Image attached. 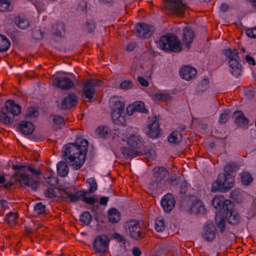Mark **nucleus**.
<instances>
[{
	"mask_svg": "<svg viewBox=\"0 0 256 256\" xmlns=\"http://www.w3.org/2000/svg\"><path fill=\"white\" fill-rule=\"evenodd\" d=\"M88 146V140L77 138L74 143H69L63 147L62 158L74 170H78L84 163Z\"/></svg>",
	"mask_w": 256,
	"mask_h": 256,
	"instance_id": "obj_1",
	"label": "nucleus"
},
{
	"mask_svg": "<svg viewBox=\"0 0 256 256\" xmlns=\"http://www.w3.org/2000/svg\"><path fill=\"white\" fill-rule=\"evenodd\" d=\"M158 46L166 52H179L182 48L180 40L178 37L172 34H167L160 37Z\"/></svg>",
	"mask_w": 256,
	"mask_h": 256,
	"instance_id": "obj_2",
	"label": "nucleus"
},
{
	"mask_svg": "<svg viewBox=\"0 0 256 256\" xmlns=\"http://www.w3.org/2000/svg\"><path fill=\"white\" fill-rule=\"evenodd\" d=\"M21 112V107L15 104L12 100H7L0 112V120L4 124L8 125L12 122V115L18 116Z\"/></svg>",
	"mask_w": 256,
	"mask_h": 256,
	"instance_id": "obj_3",
	"label": "nucleus"
},
{
	"mask_svg": "<svg viewBox=\"0 0 256 256\" xmlns=\"http://www.w3.org/2000/svg\"><path fill=\"white\" fill-rule=\"evenodd\" d=\"M110 106L112 110V118L114 122L118 124H122L124 121L122 114L124 110V104L121 98L113 96L110 100Z\"/></svg>",
	"mask_w": 256,
	"mask_h": 256,
	"instance_id": "obj_4",
	"label": "nucleus"
},
{
	"mask_svg": "<svg viewBox=\"0 0 256 256\" xmlns=\"http://www.w3.org/2000/svg\"><path fill=\"white\" fill-rule=\"evenodd\" d=\"M234 185V179L230 174H220L216 180L212 184V192L218 191L226 192L230 190Z\"/></svg>",
	"mask_w": 256,
	"mask_h": 256,
	"instance_id": "obj_5",
	"label": "nucleus"
},
{
	"mask_svg": "<svg viewBox=\"0 0 256 256\" xmlns=\"http://www.w3.org/2000/svg\"><path fill=\"white\" fill-rule=\"evenodd\" d=\"M87 192H85V190H80L72 194L66 190H64L62 192V195L66 201L70 202H77L81 198H82V201L90 205L98 202V198L96 196H87Z\"/></svg>",
	"mask_w": 256,
	"mask_h": 256,
	"instance_id": "obj_6",
	"label": "nucleus"
},
{
	"mask_svg": "<svg viewBox=\"0 0 256 256\" xmlns=\"http://www.w3.org/2000/svg\"><path fill=\"white\" fill-rule=\"evenodd\" d=\"M225 54L228 59L230 70L234 76H238L241 72L242 65L240 63L239 54L236 49H228Z\"/></svg>",
	"mask_w": 256,
	"mask_h": 256,
	"instance_id": "obj_7",
	"label": "nucleus"
},
{
	"mask_svg": "<svg viewBox=\"0 0 256 256\" xmlns=\"http://www.w3.org/2000/svg\"><path fill=\"white\" fill-rule=\"evenodd\" d=\"M127 232L134 240H139L144 237L145 229L142 228L138 221L132 220L126 224Z\"/></svg>",
	"mask_w": 256,
	"mask_h": 256,
	"instance_id": "obj_8",
	"label": "nucleus"
},
{
	"mask_svg": "<svg viewBox=\"0 0 256 256\" xmlns=\"http://www.w3.org/2000/svg\"><path fill=\"white\" fill-rule=\"evenodd\" d=\"M165 8L170 13L178 16H184L188 6L182 0H167L164 4Z\"/></svg>",
	"mask_w": 256,
	"mask_h": 256,
	"instance_id": "obj_9",
	"label": "nucleus"
},
{
	"mask_svg": "<svg viewBox=\"0 0 256 256\" xmlns=\"http://www.w3.org/2000/svg\"><path fill=\"white\" fill-rule=\"evenodd\" d=\"M83 95L88 100H90L96 93V88L102 84V81L96 78H90L83 83Z\"/></svg>",
	"mask_w": 256,
	"mask_h": 256,
	"instance_id": "obj_10",
	"label": "nucleus"
},
{
	"mask_svg": "<svg viewBox=\"0 0 256 256\" xmlns=\"http://www.w3.org/2000/svg\"><path fill=\"white\" fill-rule=\"evenodd\" d=\"M16 180L25 186L30 187L32 189H36L37 188V182L32 178H30L28 175L26 174L25 171H16L14 174Z\"/></svg>",
	"mask_w": 256,
	"mask_h": 256,
	"instance_id": "obj_11",
	"label": "nucleus"
},
{
	"mask_svg": "<svg viewBox=\"0 0 256 256\" xmlns=\"http://www.w3.org/2000/svg\"><path fill=\"white\" fill-rule=\"evenodd\" d=\"M153 185L156 186H161L167 180L168 173L166 169L163 166L156 167L154 169Z\"/></svg>",
	"mask_w": 256,
	"mask_h": 256,
	"instance_id": "obj_12",
	"label": "nucleus"
},
{
	"mask_svg": "<svg viewBox=\"0 0 256 256\" xmlns=\"http://www.w3.org/2000/svg\"><path fill=\"white\" fill-rule=\"evenodd\" d=\"M108 242L109 240L106 236H98L92 244L94 251L98 254L106 252L108 246Z\"/></svg>",
	"mask_w": 256,
	"mask_h": 256,
	"instance_id": "obj_13",
	"label": "nucleus"
},
{
	"mask_svg": "<svg viewBox=\"0 0 256 256\" xmlns=\"http://www.w3.org/2000/svg\"><path fill=\"white\" fill-rule=\"evenodd\" d=\"M50 82L52 86L66 90L72 88L74 85V82L69 78L66 76H60L53 78L50 80Z\"/></svg>",
	"mask_w": 256,
	"mask_h": 256,
	"instance_id": "obj_14",
	"label": "nucleus"
},
{
	"mask_svg": "<svg viewBox=\"0 0 256 256\" xmlns=\"http://www.w3.org/2000/svg\"><path fill=\"white\" fill-rule=\"evenodd\" d=\"M135 30L136 34L142 38H148L153 32L152 26L144 23L137 24Z\"/></svg>",
	"mask_w": 256,
	"mask_h": 256,
	"instance_id": "obj_15",
	"label": "nucleus"
},
{
	"mask_svg": "<svg viewBox=\"0 0 256 256\" xmlns=\"http://www.w3.org/2000/svg\"><path fill=\"white\" fill-rule=\"evenodd\" d=\"M127 144L131 148L136 150H142L144 146L142 138L138 134H132L127 140Z\"/></svg>",
	"mask_w": 256,
	"mask_h": 256,
	"instance_id": "obj_16",
	"label": "nucleus"
},
{
	"mask_svg": "<svg viewBox=\"0 0 256 256\" xmlns=\"http://www.w3.org/2000/svg\"><path fill=\"white\" fill-rule=\"evenodd\" d=\"M212 204L215 208L220 210L222 207L224 210L230 208L232 204L230 200H225L224 196L221 195L216 196L212 201Z\"/></svg>",
	"mask_w": 256,
	"mask_h": 256,
	"instance_id": "obj_17",
	"label": "nucleus"
},
{
	"mask_svg": "<svg viewBox=\"0 0 256 256\" xmlns=\"http://www.w3.org/2000/svg\"><path fill=\"white\" fill-rule=\"evenodd\" d=\"M216 228L212 222H208L204 226L202 232V238L208 242L212 241L216 236Z\"/></svg>",
	"mask_w": 256,
	"mask_h": 256,
	"instance_id": "obj_18",
	"label": "nucleus"
},
{
	"mask_svg": "<svg viewBox=\"0 0 256 256\" xmlns=\"http://www.w3.org/2000/svg\"><path fill=\"white\" fill-rule=\"evenodd\" d=\"M175 203L173 196L170 194H166L161 200V205L164 210L167 212H169L174 208Z\"/></svg>",
	"mask_w": 256,
	"mask_h": 256,
	"instance_id": "obj_19",
	"label": "nucleus"
},
{
	"mask_svg": "<svg viewBox=\"0 0 256 256\" xmlns=\"http://www.w3.org/2000/svg\"><path fill=\"white\" fill-rule=\"evenodd\" d=\"M180 74L183 79L190 80L196 76L197 71L196 69L192 66H184L180 68Z\"/></svg>",
	"mask_w": 256,
	"mask_h": 256,
	"instance_id": "obj_20",
	"label": "nucleus"
},
{
	"mask_svg": "<svg viewBox=\"0 0 256 256\" xmlns=\"http://www.w3.org/2000/svg\"><path fill=\"white\" fill-rule=\"evenodd\" d=\"M78 100V96L74 94H70L62 102V108L64 110L70 108L76 104Z\"/></svg>",
	"mask_w": 256,
	"mask_h": 256,
	"instance_id": "obj_21",
	"label": "nucleus"
},
{
	"mask_svg": "<svg viewBox=\"0 0 256 256\" xmlns=\"http://www.w3.org/2000/svg\"><path fill=\"white\" fill-rule=\"evenodd\" d=\"M233 204L230 208L226 209V218L228 223L232 224H236L240 221V216L239 214L232 210Z\"/></svg>",
	"mask_w": 256,
	"mask_h": 256,
	"instance_id": "obj_22",
	"label": "nucleus"
},
{
	"mask_svg": "<svg viewBox=\"0 0 256 256\" xmlns=\"http://www.w3.org/2000/svg\"><path fill=\"white\" fill-rule=\"evenodd\" d=\"M134 111L142 113L148 112V110L144 107V104L142 102H136L126 108V112L128 115H132Z\"/></svg>",
	"mask_w": 256,
	"mask_h": 256,
	"instance_id": "obj_23",
	"label": "nucleus"
},
{
	"mask_svg": "<svg viewBox=\"0 0 256 256\" xmlns=\"http://www.w3.org/2000/svg\"><path fill=\"white\" fill-rule=\"evenodd\" d=\"M194 37V34L192 30L188 27H186L184 29L182 40L184 44L186 45L188 48L190 47V46L193 42Z\"/></svg>",
	"mask_w": 256,
	"mask_h": 256,
	"instance_id": "obj_24",
	"label": "nucleus"
},
{
	"mask_svg": "<svg viewBox=\"0 0 256 256\" xmlns=\"http://www.w3.org/2000/svg\"><path fill=\"white\" fill-rule=\"evenodd\" d=\"M19 131L24 134H31L34 130V126L30 122L22 121L18 124Z\"/></svg>",
	"mask_w": 256,
	"mask_h": 256,
	"instance_id": "obj_25",
	"label": "nucleus"
},
{
	"mask_svg": "<svg viewBox=\"0 0 256 256\" xmlns=\"http://www.w3.org/2000/svg\"><path fill=\"white\" fill-rule=\"evenodd\" d=\"M159 122L158 120L155 119L152 123L149 125L148 135L152 138H156L160 134Z\"/></svg>",
	"mask_w": 256,
	"mask_h": 256,
	"instance_id": "obj_26",
	"label": "nucleus"
},
{
	"mask_svg": "<svg viewBox=\"0 0 256 256\" xmlns=\"http://www.w3.org/2000/svg\"><path fill=\"white\" fill-rule=\"evenodd\" d=\"M122 154L125 158H134L142 154V151L136 150L133 148L122 147L120 149Z\"/></svg>",
	"mask_w": 256,
	"mask_h": 256,
	"instance_id": "obj_27",
	"label": "nucleus"
},
{
	"mask_svg": "<svg viewBox=\"0 0 256 256\" xmlns=\"http://www.w3.org/2000/svg\"><path fill=\"white\" fill-rule=\"evenodd\" d=\"M66 26L62 22H58L52 26V33L58 38H62L65 34Z\"/></svg>",
	"mask_w": 256,
	"mask_h": 256,
	"instance_id": "obj_28",
	"label": "nucleus"
},
{
	"mask_svg": "<svg viewBox=\"0 0 256 256\" xmlns=\"http://www.w3.org/2000/svg\"><path fill=\"white\" fill-rule=\"evenodd\" d=\"M170 93L162 90H158L154 92L152 96L154 101H168L171 100Z\"/></svg>",
	"mask_w": 256,
	"mask_h": 256,
	"instance_id": "obj_29",
	"label": "nucleus"
},
{
	"mask_svg": "<svg viewBox=\"0 0 256 256\" xmlns=\"http://www.w3.org/2000/svg\"><path fill=\"white\" fill-rule=\"evenodd\" d=\"M121 214L116 208H111L108 212V218L110 222L116 224L120 220Z\"/></svg>",
	"mask_w": 256,
	"mask_h": 256,
	"instance_id": "obj_30",
	"label": "nucleus"
},
{
	"mask_svg": "<svg viewBox=\"0 0 256 256\" xmlns=\"http://www.w3.org/2000/svg\"><path fill=\"white\" fill-rule=\"evenodd\" d=\"M14 24L21 29H26L30 25L28 20L24 16H18L14 18Z\"/></svg>",
	"mask_w": 256,
	"mask_h": 256,
	"instance_id": "obj_31",
	"label": "nucleus"
},
{
	"mask_svg": "<svg viewBox=\"0 0 256 256\" xmlns=\"http://www.w3.org/2000/svg\"><path fill=\"white\" fill-rule=\"evenodd\" d=\"M233 116L234 118L235 122L238 124H244L248 122V120L241 110L235 111L233 114Z\"/></svg>",
	"mask_w": 256,
	"mask_h": 256,
	"instance_id": "obj_32",
	"label": "nucleus"
},
{
	"mask_svg": "<svg viewBox=\"0 0 256 256\" xmlns=\"http://www.w3.org/2000/svg\"><path fill=\"white\" fill-rule=\"evenodd\" d=\"M182 140V134L178 130L172 132L168 136V140L170 143L178 144Z\"/></svg>",
	"mask_w": 256,
	"mask_h": 256,
	"instance_id": "obj_33",
	"label": "nucleus"
},
{
	"mask_svg": "<svg viewBox=\"0 0 256 256\" xmlns=\"http://www.w3.org/2000/svg\"><path fill=\"white\" fill-rule=\"evenodd\" d=\"M57 170L60 176H66L68 172V168L66 162L62 161L58 162L57 164Z\"/></svg>",
	"mask_w": 256,
	"mask_h": 256,
	"instance_id": "obj_34",
	"label": "nucleus"
},
{
	"mask_svg": "<svg viewBox=\"0 0 256 256\" xmlns=\"http://www.w3.org/2000/svg\"><path fill=\"white\" fill-rule=\"evenodd\" d=\"M60 192V190L55 187H50L48 188L44 192V196L48 198H56Z\"/></svg>",
	"mask_w": 256,
	"mask_h": 256,
	"instance_id": "obj_35",
	"label": "nucleus"
},
{
	"mask_svg": "<svg viewBox=\"0 0 256 256\" xmlns=\"http://www.w3.org/2000/svg\"><path fill=\"white\" fill-rule=\"evenodd\" d=\"M86 183L89 185V188L88 190H85L87 192V196H90V194L94 193L97 190V183L94 178H90L86 180Z\"/></svg>",
	"mask_w": 256,
	"mask_h": 256,
	"instance_id": "obj_36",
	"label": "nucleus"
},
{
	"mask_svg": "<svg viewBox=\"0 0 256 256\" xmlns=\"http://www.w3.org/2000/svg\"><path fill=\"white\" fill-rule=\"evenodd\" d=\"M10 46V42L5 36L0 34V52H6Z\"/></svg>",
	"mask_w": 256,
	"mask_h": 256,
	"instance_id": "obj_37",
	"label": "nucleus"
},
{
	"mask_svg": "<svg viewBox=\"0 0 256 256\" xmlns=\"http://www.w3.org/2000/svg\"><path fill=\"white\" fill-rule=\"evenodd\" d=\"M191 210L194 213H204L205 212V208L202 206V202L198 200L192 204Z\"/></svg>",
	"mask_w": 256,
	"mask_h": 256,
	"instance_id": "obj_38",
	"label": "nucleus"
},
{
	"mask_svg": "<svg viewBox=\"0 0 256 256\" xmlns=\"http://www.w3.org/2000/svg\"><path fill=\"white\" fill-rule=\"evenodd\" d=\"M216 224L221 232L225 230V220L222 216L216 214L215 217Z\"/></svg>",
	"mask_w": 256,
	"mask_h": 256,
	"instance_id": "obj_39",
	"label": "nucleus"
},
{
	"mask_svg": "<svg viewBox=\"0 0 256 256\" xmlns=\"http://www.w3.org/2000/svg\"><path fill=\"white\" fill-rule=\"evenodd\" d=\"M96 28V24L94 20H88L84 24V30L88 33H91L94 31Z\"/></svg>",
	"mask_w": 256,
	"mask_h": 256,
	"instance_id": "obj_40",
	"label": "nucleus"
},
{
	"mask_svg": "<svg viewBox=\"0 0 256 256\" xmlns=\"http://www.w3.org/2000/svg\"><path fill=\"white\" fill-rule=\"evenodd\" d=\"M18 218V214L15 212H10L7 214L5 218V221L12 226L14 225Z\"/></svg>",
	"mask_w": 256,
	"mask_h": 256,
	"instance_id": "obj_41",
	"label": "nucleus"
},
{
	"mask_svg": "<svg viewBox=\"0 0 256 256\" xmlns=\"http://www.w3.org/2000/svg\"><path fill=\"white\" fill-rule=\"evenodd\" d=\"M109 130L107 126H99L96 130V132L101 138H106L109 134Z\"/></svg>",
	"mask_w": 256,
	"mask_h": 256,
	"instance_id": "obj_42",
	"label": "nucleus"
},
{
	"mask_svg": "<svg viewBox=\"0 0 256 256\" xmlns=\"http://www.w3.org/2000/svg\"><path fill=\"white\" fill-rule=\"evenodd\" d=\"M166 227L164 220L162 218H158L156 219L155 222V228L158 232H162Z\"/></svg>",
	"mask_w": 256,
	"mask_h": 256,
	"instance_id": "obj_43",
	"label": "nucleus"
},
{
	"mask_svg": "<svg viewBox=\"0 0 256 256\" xmlns=\"http://www.w3.org/2000/svg\"><path fill=\"white\" fill-rule=\"evenodd\" d=\"M80 219L82 222L88 225L92 220V216L89 212H84L80 215Z\"/></svg>",
	"mask_w": 256,
	"mask_h": 256,
	"instance_id": "obj_44",
	"label": "nucleus"
},
{
	"mask_svg": "<svg viewBox=\"0 0 256 256\" xmlns=\"http://www.w3.org/2000/svg\"><path fill=\"white\" fill-rule=\"evenodd\" d=\"M10 0H0V11L6 12L10 10Z\"/></svg>",
	"mask_w": 256,
	"mask_h": 256,
	"instance_id": "obj_45",
	"label": "nucleus"
},
{
	"mask_svg": "<svg viewBox=\"0 0 256 256\" xmlns=\"http://www.w3.org/2000/svg\"><path fill=\"white\" fill-rule=\"evenodd\" d=\"M241 178L242 182L246 185L249 184L252 180V178L250 174L246 172H244L242 174Z\"/></svg>",
	"mask_w": 256,
	"mask_h": 256,
	"instance_id": "obj_46",
	"label": "nucleus"
},
{
	"mask_svg": "<svg viewBox=\"0 0 256 256\" xmlns=\"http://www.w3.org/2000/svg\"><path fill=\"white\" fill-rule=\"evenodd\" d=\"M34 210L39 214H43L45 212L46 206L42 203L39 202L34 206Z\"/></svg>",
	"mask_w": 256,
	"mask_h": 256,
	"instance_id": "obj_47",
	"label": "nucleus"
},
{
	"mask_svg": "<svg viewBox=\"0 0 256 256\" xmlns=\"http://www.w3.org/2000/svg\"><path fill=\"white\" fill-rule=\"evenodd\" d=\"M38 114V110L34 107H30L27 112L26 116L29 117H36Z\"/></svg>",
	"mask_w": 256,
	"mask_h": 256,
	"instance_id": "obj_48",
	"label": "nucleus"
},
{
	"mask_svg": "<svg viewBox=\"0 0 256 256\" xmlns=\"http://www.w3.org/2000/svg\"><path fill=\"white\" fill-rule=\"evenodd\" d=\"M132 81L129 80H124L120 84V88L122 89L128 90L130 89L132 86Z\"/></svg>",
	"mask_w": 256,
	"mask_h": 256,
	"instance_id": "obj_49",
	"label": "nucleus"
},
{
	"mask_svg": "<svg viewBox=\"0 0 256 256\" xmlns=\"http://www.w3.org/2000/svg\"><path fill=\"white\" fill-rule=\"evenodd\" d=\"M188 189V186L185 181L182 182L180 184L179 192L180 194L184 195L186 194Z\"/></svg>",
	"mask_w": 256,
	"mask_h": 256,
	"instance_id": "obj_50",
	"label": "nucleus"
},
{
	"mask_svg": "<svg viewBox=\"0 0 256 256\" xmlns=\"http://www.w3.org/2000/svg\"><path fill=\"white\" fill-rule=\"evenodd\" d=\"M228 118H229L228 114L226 112H223L220 116V118L219 119V122L220 124H224L227 122V120H228Z\"/></svg>",
	"mask_w": 256,
	"mask_h": 256,
	"instance_id": "obj_51",
	"label": "nucleus"
},
{
	"mask_svg": "<svg viewBox=\"0 0 256 256\" xmlns=\"http://www.w3.org/2000/svg\"><path fill=\"white\" fill-rule=\"evenodd\" d=\"M53 120L56 124H62L64 122V118L58 115H55L54 116Z\"/></svg>",
	"mask_w": 256,
	"mask_h": 256,
	"instance_id": "obj_52",
	"label": "nucleus"
},
{
	"mask_svg": "<svg viewBox=\"0 0 256 256\" xmlns=\"http://www.w3.org/2000/svg\"><path fill=\"white\" fill-rule=\"evenodd\" d=\"M113 238L115 240H117L118 242H120L122 244H125V238L123 236H122L120 234L116 232L114 233V234H113Z\"/></svg>",
	"mask_w": 256,
	"mask_h": 256,
	"instance_id": "obj_53",
	"label": "nucleus"
},
{
	"mask_svg": "<svg viewBox=\"0 0 256 256\" xmlns=\"http://www.w3.org/2000/svg\"><path fill=\"white\" fill-rule=\"evenodd\" d=\"M246 34L248 36L252 38H256V28L247 30Z\"/></svg>",
	"mask_w": 256,
	"mask_h": 256,
	"instance_id": "obj_54",
	"label": "nucleus"
},
{
	"mask_svg": "<svg viewBox=\"0 0 256 256\" xmlns=\"http://www.w3.org/2000/svg\"><path fill=\"white\" fill-rule=\"evenodd\" d=\"M138 81L143 86L146 87L148 86V81L142 76H138Z\"/></svg>",
	"mask_w": 256,
	"mask_h": 256,
	"instance_id": "obj_55",
	"label": "nucleus"
},
{
	"mask_svg": "<svg viewBox=\"0 0 256 256\" xmlns=\"http://www.w3.org/2000/svg\"><path fill=\"white\" fill-rule=\"evenodd\" d=\"M136 46V44L135 42H130L126 46L125 50L128 52H131L135 48Z\"/></svg>",
	"mask_w": 256,
	"mask_h": 256,
	"instance_id": "obj_56",
	"label": "nucleus"
},
{
	"mask_svg": "<svg viewBox=\"0 0 256 256\" xmlns=\"http://www.w3.org/2000/svg\"><path fill=\"white\" fill-rule=\"evenodd\" d=\"M27 168L30 172L36 176H39L41 174L40 171L39 170H36L30 166H27Z\"/></svg>",
	"mask_w": 256,
	"mask_h": 256,
	"instance_id": "obj_57",
	"label": "nucleus"
},
{
	"mask_svg": "<svg viewBox=\"0 0 256 256\" xmlns=\"http://www.w3.org/2000/svg\"><path fill=\"white\" fill-rule=\"evenodd\" d=\"M145 155L146 158L152 160H154L156 156L155 151L152 150H150L149 152H146Z\"/></svg>",
	"mask_w": 256,
	"mask_h": 256,
	"instance_id": "obj_58",
	"label": "nucleus"
},
{
	"mask_svg": "<svg viewBox=\"0 0 256 256\" xmlns=\"http://www.w3.org/2000/svg\"><path fill=\"white\" fill-rule=\"evenodd\" d=\"M246 60L247 62L250 64H252V66L256 65V62L254 58L249 55H246Z\"/></svg>",
	"mask_w": 256,
	"mask_h": 256,
	"instance_id": "obj_59",
	"label": "nucleus"
},
{
	"mask_svg": "<svg viewBox=\"0 0 256 256\" xmlns=\"http://www.w3.org/2000/svg\"><path fill=\"white\" fill-rule=\"evenodd\" d=\"M108 198L107 196H103L99 200V204L102 206H106L108 201Z\"/></svg>",
	"mask_w": 256,
	"mask_h": 256,
	"instance_id": "obj_60",
	"label": "nucleus"
},
{
	"mask_svg": "<svg viewBox=\"0 0 256 256\" xmlns=\"http://www.w3.org/2000/svg\"><path fill=\"white\" fill-rule=\"evenodd\" d=\"M132 253L134 256H140L141 251L140 249L137 247H134L132 249Z\"/></svg>",
	"mask_w": 256,
	"mask_h": 256,
	"instance_id": "obj_61",
	"label": "nucleus"
},
{
	"mask_svg": "<svg viewBox=\"0 0 256 256\" xmlns=\"http://www.w3.org/2000/svg\"><path fill=\"white\" fill-rule=\"evenodd\" d=\"M234 170V167L230 164L226 166L224 168V171L226 174H230V172H232Z\"/></svg>",
	"mask_w": 256,
	"mask_h": 256,
	"instance_id": "obj_62",
	"label": "nucleus"
},
{
	"mask_svg": "<svg viewBox=\"0 0 256 256\" xmlns=\"http://www.w3.org/2000/svg\"><path fill=\"white\" fill-rule=\"evenodd\" d=\"M26 166L24 165H14L12 166V168L14 170H18V171H24L23 169L25 168Z\"/></svg>",
	"mask_w": 256,
	"mask_h": 256,
	"instance_id": "obj_63",
	"label": "nucleus"
},
{
	"mask_svg": "<svg viewBox=\"0 0 256 256\" xmlns=\"http://www.w3.org/2000/svg\"><path fill=\"white\" fill-rule=\"evenodd\" d=\"M228 6L226 4H223L220 6V10L225 12L228 9Z\"/></svg>",
	"mask_w": 256,
	"mask_h": 256,
	"instance_id": "obj_64",
	"label": "nucleus"
}]
</instances>
